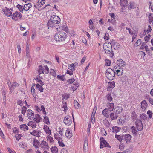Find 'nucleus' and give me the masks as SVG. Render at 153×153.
<instances>
[{"instance_id":"f257e3e1","label":"nucleus","mask_w":153,"mask_h":153,"mask_svg":"<svg viewBox=\"0 0 153 153\" xmlns=\"http://www.w3.org/2000/svg\"><path fill=\"white\" fill-rule=\"evenodd\" d=\"M61 22V19L59 17L56 15H53L51 16L50 19L47 23L48 29L51 28L56 27L59 26L57 24Z\"/></svg>"},{"instance_id":"f03ea898","label":"nucleus","mask_w":153,"mask_h":153,"mask_svg":"<svg viewBox=\"0 0 153 153\" xmlns=\"http://www.w3.org/2000/svg\"><path fill=\"white\" fill-rule=\"evenodd\" d=\"M67 37L66 33L63 31H60L55 35L54 39L57 42H61L65 41Z\"/></svg>"},{"instance_id":"7ed1b4c3","label":"nucleus","mask_w":153,"mask_h":153,"mask_svg":"<svg viewBox=\"0 0 153 153\" xmlns=\"http://www.w3.org/2000/svg\"><path fill=\"white\" fill-rule=\"evenodd\" d=\"M22 17V15L21 13L19 12L16 11L13 12L11 18L14 21H16L20 20Z\"/></svg>"},{"instance_id":"20e7f679","label":"nucleus","mask_w":153,"mask_h":153,"mask_svg":"<svg viewBox=\"0 0 153 153\" xmlns=\"http://www.w3.org/2000/svg\"><path fill=\"white\" fill-rule=\"evenodd\" d=\"M115 73L114 71L112 69L108 68L106 71V76L108 79L112 80L114 77Z\"/></svg>"},{"instance_id":"39448f33","label":"nucleus","mask_w":153,"mask_h":153,"mask_svg":"<svg viewBox=\"0 0 153 153\" xmlns=\"http://www.w3.org/2000/svg\"><path fill=\"white\" fill-rule=\"evenodd\" d=\"M103 49L105 53L106 54H110L112 51V46L110 43L106 42L103 46Z\"/></svg>"},{"instance_id":"423d86ee","label":"nucleus","mask_w":153,"mask_h":153,"mask_svg":"<svg viewBox=\"0 0 153 153\" xmlns=\"http://www.w3.org/2000/svg\"><path fill=\"white\" fill-rule=\"evenodd\" d=\"M49 71V68L47 65H45L43 66L42 65H39L38 70V72L39 74L42 73H45L48 74Z\"/></svg>"},{"instance_id":"0eeeda50","label":"nucleus","mask_w":153,"mask_h":153,"mask_svg":"<svg viewBox=\"0 0 153 153\" xmlns=\"http://www.w3.org/2000/svg\"><path fill=\"white\" fill-rule=\"evenodd\" d=\"M3 11L4 14L7 17H11L13 11L11 9H9L7 7H5L3 9Z\"/></svg>"},{"instance_id":"6e6552de","label":"nucleus","mask_w":153,"mask_h":153,"mask_svg":"<svg viewBox=\"0 0 153 153\" xmlns=\"http://www.w3.org/2000/svg\"><path fill=\"white\" fill-rule=\"evenodd\" d=\"M27 117L30 120L34 119V114L33 111L30 109H28L26 112Z\"/></svg>"},{"instance_id":"1a4fd4ad","label":"nucleus","mask_w":153,"mask_h":153,"mask_svg":"<svg viewBox=\"0 0 153 153\" xmlns=\"http://www.w3.org/2000/svg\"><path fill=\"white\" fill-rule=\"evenodd\" d=\"M72 120L71 117L68 115L66 116L64 118L63 122L64 123L68 126L70 125L72 123Z\"/></svg>"},{"instance_id":"9d476101","label":"nucleus","mask_w":153,"mask_h":153,"mask_svg":"<svg viewBox=\"0 0 153 153\" xmlns=\"http://www.w3.org/2000/svg\"><path fill=\"white\" fill-rule=\"evenodd\" d=\"M136 125L137 130L141 131L143 129V126L140 120H137L136 121Z\"/></svg>"},{"instance_id":"9b49d317","label":"nucleus","mask_w":153,"mask_h":153,"mask_svg":"<svg viewBox=\"0 0 153 153\" xmlns=\"http://www.w3.org/2000/svg\"><path fill=\"white\" fill-rule=\"evenodd\" d=\"M100 148H103L105 147H108L109 146V144L108 143L107 141L103 137H101L100 139Z\"/></svg>"},{"instance_id":"f8f14e48","label":"nucleus","mask_w":153,"mask_h":153,"mask_svg":"<svg viewBox=\"0 0 153 153\" xmlns=\"http://www.w3.org/2000/svg\"><path fill=\"white\" fill-rule=\"evenodd\" d=\"M19 84L17 82H14L11 85V87L9 89L10 93H12L14 91V89L19 87Z\"/></svg>"},{"instance_id":"ddd939ff","label":"nucleus","mask_w":153,"mask_h":153,"mask_svg":"<svg viewBox=\"0 0 153 153\" xmlns=\"http://www.w3.org/2000/svg\"><path fill=\"white\" fill-rule=\"evenodd\" d=\"M56 30L57 31L61 30L62 31H64L66 33L68 32V29L66 26L65 25H60L59 26V27L56 28Z\"/></svg>"},{"instance_id":"4468645a","label":"nucleus","mask_w":153,"mask_h":153,"mask_svg":"<svg viewBox=\"0 0 153 153\" xmlns=\"http://www.w3.org/2000/svg\"><path fill=\"white\" fill-rule=\"evenodd\" d=\"M41 147L44 150L48 149L49 146L48 143L45 141H42L40 144Z\"/></svg>"},{"instance_id":"2eb2a0df","label":"nucleus","mask_w":153,"mask_h":153,"mask_svg":"<svg viewBox=\"0 0 153 153\" xmlns=\"http://www.w3.org/2000/svg\"><path fill=\"white\" fill-rule=\"evenodd\" d=\"M78 65V64L77 62H75L74 63H71L70 64H69L68 65V68L70 70H72V71H74L75 68L76 66H77Z\"/></svg>"},{"instance_id":"dca6fc26","label":"nucleus","mask_w":153,"mask_h":153,"mask_svg":"<svg viewBox=\"0 0 153 153\" xmlns=\"http://www.w3.org/2000/svg\"><path fill=\"white\" fill-rule=\"evenodd\" d=\"M148 104L145 100L142 101L141 102V108L143 110H145L147 108Z\"/></svg>"},{"instance_id":"f3484780","label":"nucleus","mask_w":153,"mask_h":153,"mask_svg":"<svg viewBox=\"0 0 153 153\" xmlns=\"http://www.w3.org/2000/svg\"><path fill=\"white\" fill-rule=\"evenodd\" d=\"M132 137L129 134H126L124 136V138L127 143H129L131 141Z\"/></svg>"},{"instance_id":"a211bd4d","label":"nucleus","mask_w":153,"mask_h":153,"mask_svg":"<svg viewBox=\"0 0 153 153\" xmlns=\"http://www.w3.org/2000/svg\"><path fill=\"white\" fill-rule=\"evenodd\" d=\"M110 110L106 108L103 110L102 111V114L106 118H108L110 116Z\"/></svg>"},{"instance_id":"6ab92c4d","label":"nucleus","mask_w":153,"mask_h":153,"mask_svg":"<svg viewBox=\"0 0 153 153\" xmlns=\"http://www.w3.org/2000/svg\"><path fill=\"white\" fill-rule=\"evenodd\" d=\"M41 108H39L38 106H35V108L37 111L39 112L41 110H42V111L43 113L44 114H46V111H45V108L44 106L43 105H41Z\"/></svg>"},{"instance_id":"aec40b11","label":"nucleus","mask_w":153,"mask_h":153,"mask_svg":"<svg viewBox=\"0 0 153 153\" xmlns=\"http://www.w3.org/2000/svg\"><path fill=\"white\" fill-rule=\"evenodd\" d=\"M115 86V82H110L108 84V91H110Z\"/></svg>"},{"instance_id":"412c9836","label":"nucleus","mask_w":153,"mask_h":153,"mask_svg":"<svg viewBox=\"0 0 153 153\" xmlns=\"http://www.w3.org/2000/svg\"><path fill=\"white\" fill-rule=\"evenodd\" d=\"M110 43L111 45V46H112L114 49H117L120 47L119 44L116 42L114 40H112Z\"/></svg>"},{"instance_id":"4be33fe9","label":"nucleus","mask_w":153,"mask_h":153,"mask_svg":"<svg viewBox=\"0 0 153 153\" xmlns=\"http://www.w3.org/2000/svg\"><path fill=\"white\" fill-rule=\"evenodd\" d=\"M41 132L39 130H33L32 132H30L31 134L33 136L39 137L40 136Z\"/></svg>"},{"instance_id":"5701e85b","label":"nucleus","mask_w":153,"mask_h":153,"mask_svg":"<svg viewBox=\"0 0 153 153\" xmlns=\"http://www.w3.org/2000/svg\"><path fill=\"white\" fill-rule=\"evenodd\" d=\"M106 106L108 108V109L109 110V111H113L114 108V105L113 103L108 102L106 104Z\"/></svg>"},{"instance_id":"b1692460","label":"nucleus","mask_w":153,"mask_h":153,"mask_svg":"<svg viewBox=\"0 0 153 153\" xmlns=\"http://www.w3.org/2000/svg\"><path fill=\"white\" fill-rule=\"evenodd\" d=\"M116 62L118 66L120 67H123L125 64V62L121 59L117 60Z\"/></svg>"},{"instance_id":"393cba45","label":"nucleus","mask_w":153,"mask_h":153,"mask_svg":"<svg viewBox=\"0 0 153 153\" xmlns=\"http://www.w3.org/2000/svg\"><path fill=\"white\" fill-rule=\"evenodd\" d=\"M65 135L67 138H71L72 136V131L69 129H67L65 133Z\"/></svg>"},{"instance_id":"a878e982","label":"nucleus","mask_w":153,"mask_h":153,"mask_svg":"<svg viewBox=\"0 0 153 153\" xmlns=\"http://www.w3.org/2000/svg\"><path fill=\"white\" fill-rule=\"evenodd\" d=\"M43 129L46 134L50 135L51 134V131L50 129L48 126L47 125H45L44 126Z\"/></svg>"},{"instance_id":"bb28decb","label":"nucleus","mask_w":153,"mask_h":153,"mask_svg":"<svg viewBox=\"0 0 153 153\" xmlns=\"http://www.w3.org/2000/svg\"><path fill=\"white\" fill-rule=\"evenodd\" d=\"M122 107L119 106L116 107L114 109V112L117 114L121 113L122 112Z\"/></svg>"},{"instance_id":"cd10ccee","label":"nucleus","mask_w":153,"mask_h":153,"mask_svg":"<svg viewBox=\"0 0 153 153\" xmlns=\"http://www.w3.org/2000/svg\"><path fill=\"white\" fill-rule=\"evenodd\" d=\"M31 4L30 3H28L27 4L24 5L23 6V10L24 11H27L31 7Z\"/></svg>"},{"instance_id":"c85d7f7f","label":"nucleus","mask_w":153,"mask_h":153,"mask_svg":"<svg viewBox=\"0 0 153 153\" xmlns=\"http://www.w3.org/2000/svg\"><path fill=\"white\" fill-rule=\"evenodd\" d=\"M42 79L43 78L40 76V75H39L37 76L36 81L37 82L39 83L40 85H43L44 83L42 80Z\"/></svg>"},{"instance_id":"c756f323","label":"nucleus","mask_w":153,"mask_h":153,"mask_svg":"<svg viewBox=\"0 0 153 153\" xmlns=\"http://www.w3.org/2000/svg\"><path fill=\"white\" fill-rule=\"evenodd\" d=\"M123 69L120 68L118 69H117L116 70L115 74L117 75L118 76L122 75V74L123 73Z\"/></svg>"},{"instance_id":"7c9ffc66","label":"nucleus","mask_w":153,"mask_h":153,"mask_svg":"<svg viewBox=\"0 0 153 153\" xmlns=\"http://www.w3.org/2000/svg\"><path fill=\"white\" fill-rule=\"evenodd\" d=\"M20 129L22 131H25L28 129V127L26 125L22 124L19 126Z\"/></svg>"},{"instance_id":"2f4dec72","label":"nucleus","mask_w":153,"mask_h":153,"mask_svg":"<svg viewBox=\"0 0 153 153\" xmlns=\"http://www.w3.org/2000/svg\"><path fill=\"white\" fill-rule=\"evenodd\" d=\"M27 125L33 128H36V124L33 121H29Z\"/></svg>"},{"instance_id":"473e14b6","label":"nucleus","mask_w":153,"mask_h":153,"mask_svg":"<svg viewBox=\"0 0 153 153\" xmlns=\"http://www.w3.org/2000/svg\"><path fill=\"white\" fill-rule=\"evenodd\" d=\"M128 1L126 0H120V5L121 6L124 7L127 5Z\"/></svg>"},{"instance_id":"72a5a7b5","label":"nucleus","mask_w":153,"mask_h":153,"mask_svg":"<svg viewBox=\"0 0 153 153\" xmlns=\"http://www.w3.org/2000/svg\"><path fill=\"white\" fill-rule=\"evenodd\" d=\"M109 117L111 120H115L117 119L118 116L115 114H114L113 112H111L110 113V115H109Z\"/></svg>"},{"instance_id":"f704fd0d","label":"nucleus","mask_w":153,"mask_h":153,"mask_svg":"<svg viewBox=\"0 0 153 153\" xmlns=\"http://www.w3.org/2000/svg\"><path fill=\"white\" fill-rule=\"evenodd\" d=\"M43 85H42L40 84V85L39 84H37L36 85L37 89L39 91L41 92H43L44 91V88L42 87Z\"/></svg>"},{"instance_id":"c9c22d12","label":"nucleus","mask_w":153,"mask_h":153,"mask_svg":"<svg viewBox=\"0 0 153 153\" xmlns=\"http://www.w3.org/2000/svg\"><path fill=\"white\" fill-rule=\"evenodd\" d=\"M39 142L37 140L34 139L33 143V145L36 148H38L39 146Z\"/></svg>"},{"instance_id":"e433bc0d","label":"nucleus","mask_w":153,"mask_h":153,"mask_svg":"<svg viewBox=\"0 0 153 153\" xmlns=\"http://www.w3.org/2000/svg\"><path fill=\"white\" fill-rule=\"evenodd\" d=\"M47 140L48 141H49L51 143H53L54 142V140L53 138L51 137L50 135L47 136L46 137Z\"/></svg>"},{"instance_id":"4c0bfd02","label":"nucleus","mask_w":153,"mask_h":153,"mask_svg":"<svg viewBox=\"0 0 153 153\" xmlns=\"http://www.w3.org/2000/svg\"><path fill=\"white\" fill-rule=\"evenodd\" d=\"M112 129L113 132L117 133L120 131V128L119 127L114 126L112 127Z\"/></svg>"},{"instance_id":"58836bf2","label":"nucleus","mask_w":153,"mask_h":153,"mask_svg":"<svg viewBox=\"0 0 153 153\" xmlns=\"http://www.w3.org/2000/svg\"><path fill=\"white\" fill-rule=\"evenodd\" d=\"M115 137L120 142H122V140L124 139V136L117 134L115 135Z\"/></svg>"},{"instance_id":"ea45409f","label":"nucleus","mask_w":153,"mask_h":153,"mask_svg":"<svg viewBox=\"0 0 153 153\" xmlns=\"http://www.w3.org/2000/svg\"><path fill=\"white\" fill-rule=\"evenodd\" d=\"M105 98L106 99V100L109 102H111L112 100V98L110 93L106 95Z\"/></svg>"},{"instance_id":"a19ab883","label":"nucleus","mask_w":153,"mask_h":153,"mask_svg":"<svg viewBox=\"0 0 153 153\" xmlns=\"http://www.w3.org/2000/svg\"><path fill=\"white\" fill-rule=\"evenodd\" d=\"M51 149L52 153H58V149L56 146L51 147Z\"/></svg>"},{"instance_id":"79ce46f5","label":"nucleus","mask_w":153,"mask_h":153,"mask_svg":"<svg viewBox=\"0 0 153 153\" xmlns=\"http://www.w3.org/2000/svg\"><path fill=\"white\" fill-rule=\"evenodd\" d=\"M140 120H146L147 119V115L144 113L141 114L140 115Z\"/></svg>"},{"instance_id":"37998d69","label":"nucleus","mask_w":153,"mask_h":153,"mask_svg":"<svg viewBox=\"0 0 153 153\" xmlns=\"http://www.w3.org/2000/svg\"><path fill=\"white\" fill-rule=\"evenodd\" d=\"M33 119L35 120V121H36V122L39 123V122H40L41 118L40 117V115L38 114H37L36 116V117H34V119Z\"/></svg>"},{"instance_id":"c03bdc74","label":"nucleus","mask_w":153,"mask_h":153,"mask_svg":"<svg viewBox=\"0 0 153 153\" xmlns=\"http://www.w3.org/2000/svg\"><path fill=\"white\" fill-rule=\"evenodd\" d=\"M16 7L19 10V12L23 13L24 10L23 6L18 4L16 6Z\"/></svg>"},{"instance_id":"a18cd8bd","label":"nucleus","mask_w":153,"mask_h":153,"mask_svg":"<svg viewBox=\"0 0 153 153\" xmlns=\"http://www.w3.org/2000/svg\"><path fill=\"white\" fill-rule=\"evenodd\" d=\"M54 137L55 139L57 140H60L62 138L59 135V134L57 132L55 133L54 134Z\"/></svg>"},{"instance_id":"49530a36","label":"nucleus","mask_w":153,"mask_h":153,"mask_svg":"<svg viewBox=\"0 0 153 153\" xmlns=\"http://www.w3.org/2000/svg\"><path fill=\"white\" fill-rule=\"evenodd\" d=\"M31 91L32 94L33 96V97L36 98V94L35 93V90L34 86H32L31 88Z\"/></svg>"},{"instance_id":"de8ad7c7","label":"nucleus","mask_w":153,"mask_h":153,"mask_svg":"<svg viewBox=\"0 0 153 153\" xmlns=\"http://www.w3.org/2000/svg\"><path fill=\"white\" fill-rule=\"evenodd\" d=\"M74 104L75 108L76 109H78L80 107V105L76 100H74Z\"/></svg>"},{"instance_id":"09e8293b","label":"nucleus","mask_w":153,"mask_h":153,"mask_svg":"<svg viewBox=\"0 0 153 153\" xmlns=\"http://www.w3.org/2000/svg\"><path fill=\"white\" fill-rule=\"evenodd\" d=\"M27 45H26V56H28L30 53V50L29 49V44L28 42H27Z\"/></svg>"},{"instance_id":"8fccbe9b","label":"nucleus","mask_w":153,"mask_h":153,"mask_svg":"<svg viewBox=\"0 0 153 153\" xmlns=\"http://www.w3.org/2000/svg\"><path fill=\"white\" fill-rule=\"evenodd\" d=\"M88 148V141L85 140L84 143L83 149L85 150H86Z\"/></svg>"},{"instance_id":"3c124183","label":"nucleus","mask_w":153,"mask_h":153,"mask_svg":"<svg viewBox=\"0 0 153 153\" xmlns=\"http://www.w3.org/2000/svg\"><path fill=\"white\" fill-rule=\"evenodd\" d=\"M43 121L46 124L48 125H49L50 124V122L49 121L48 117L46 116H45L44 117Z\"/></svg>"},{"instance_id":"603ef678","label":"nucleus","mask_w":153,"mask_h":153,"mask_svg":"<svg viewBox=\"0 0 153 153\" xmlns=\"http://www.w3.org/2000/svg\"><path fill=\"white\" fill-rule=\"evenodd\" d=\"M50 74L54 77L56 76V74L55 70L53 69H50Z\"/></svg>"},{"instance_id":"864d4df0","label":"nucleus","mask_w":153,"mask_h":153,"mask_svg":"<svg viewBox=\"0 0 153 153\" xmlns=\"http://www.w3.org/2000/svg\"><path fill=\"white\" fill-rule=\"evenodd\" d=\"M27 108L25 106H23L21 108V113L24 115L26 112Z\"/></svg>"},{"instance_id":"5fc2aeb1","label":"nucleus","mask_w":153,"mask_h":153,"mask_svg":"<svg viewBox=\"0 0 153 153\" xmlns=\"http://www.w3.org/2000/svg\"><path fill=\"white\" fill-rule=\"evenodd\" d=\"M152 30V28L150 25H149L148 26V27L145 30V32H146L147 34L149 33V32H151Z\"/></svg>"},{"instance_id":"6e6d98bb","label":"nucleus","mask_w":153,"mask_h":153,"mask_svg":"<svg viewBox=\"0 0 153 153\" xmlns=\"http://www.w3.org/2000/svg\"><path fill=\"white\" fill-rule=\"evenodd\" d=\"M73 85L72 88L74 91L79 86L77 82H75Z\"/></svg>"},{"instance_id":"4d7b16f0","label":"nucleus","mask_w":153,"mask_h":153,"mask_svg":"<svg viewBox=\"0 0 153 153\" xmlns=\"http://www.w3.org/2000/svg\"><path fill=\"white\" fill-rule=\"evenodd\" d=\"M131 116L132 119H135L137 118V114L136 112L133 111L131 113Z\"/></svg>"},{"instance_id":"13d9d810","label":"nucleus","mask_w":153,"mask_h":153,"mask_svg":"<svg viewBox=\"0 0 153 153\" xmlns=\"http://www.w3.org/2000/svg\"><path fill=\"white\" fill-rule=\"evenodd\" d=\"M58 144L59 145L63 147L65 146V145L63 143V142L62 141L63 140L62 139V138L60 140H58Z\"/></svg>"},{"instance_id":"bf43d9fd","label":"nucleus","mask_w":153,"mask_h":153,"mask_svg":"<svg viewBox=\"0 0 153 153\" xmlns=\"http://www.w3.org/2000/svg\"><path fill=\"white\" fill-rule=\"evenodd\" d=\"M67 109V103L66 102H65L63 104V107H62V110L65 112V111Z\"/></svg>"},{"instance_id":"052dcab7","label":"nucleus","mask_w":153,"mask_h":153,"mask_svg":"<svg viewBox=\"0 0 153 153\" xmlns=\"http://www.w3.org/2000/svg\"><path fill=\"white\" fill-rule=\"evenodd\" d=\"M151 36L150 35H148L147 36L144 38V40L146 42H148L150 40Z\"/></svg>"},{"instance_id":"680f3d73","label":"nucleus","mask_w":153,"mask_h":153,"mask_svg":"<svg viewBox=\"0 0 153 153\" xmlns=\"http://www.w3.org/2000/svg\"><path fill=\"white\" fill-rule=\"evenodd\" d=\"M22 136V135L20 134H17L15 136V137L16 140L18 141L20 139L21 137Z\"/></svg>"},{"instance_id":"e2e57ef3","label":"nucleus","mask_w":153,"mask_h":153,"mask_svg":"<svg viewBox=\"0 0 153 153\" xmlns=\"http://www.w3.org/2000/svg\"><path fill=\"white\" fill-rule=\"evenodd\" d=\"M104 39L105 40H108L110 39V36L108 33H105V36H104Z\"/></svg>"},{"instance_id":"0e129e2a","label":"nucleus","mask_w":153,"mask_h":153,"mask_svg":"<svg viewBox=\"0 0 153 153\" xmlns=\"http://www.w3.org/2000/svg\"><path fill=\"white\" fill-rule=\"evenodd\" d=\"M131 130L132 131V132L133 134H137V131L135 129V127L134 126H132L131 127Z\"/></svg>"},{"instance_id":"69168bd1","label":"nucleus","mask_w":153,"mask_h":153,"mask_svg":"<svg viewBox=\"0 0 153 153\" xmlns=\"http://www.w3.org/2000/svg\"><path fill=\"white\" fill-rule=\"evenodd\" d=\"M147 114L149 117V118H152L153 115V112L150 110H149L147 112Z\"/></svg>"},{"instance_id":"338daca9","label":"nucleus","mask_w":153,"mask_h":153,"mask_svg":"<svg viewBox=\"0 0 153 153\" xmlns=\"http://www.w3.org/2000/svg\"><path fill=\"white\" fill-rule=\"evenodd\" d=\"M152 14L150 13L149 15V22L151 23L153 21V16H152Z\"/></svg>"},{"instance_id":"774afa93","label":"nucleus","mask_w":153,"mask_h":153,"mask_svg":"<svg viewBox=\"0 0 153 153\" xmlns=\"http://www.w3.org/2000/svg\"><path fill=\"white\" fill-rule=\"evenodd\" d=\"M26 144L25 143L23 142H21L19 144L20 146L21 147L24 149H25L26 147Z\"/></svg>"}]
</instances>
